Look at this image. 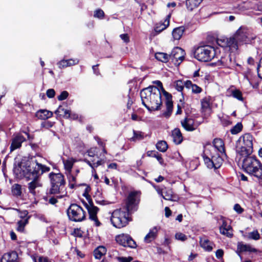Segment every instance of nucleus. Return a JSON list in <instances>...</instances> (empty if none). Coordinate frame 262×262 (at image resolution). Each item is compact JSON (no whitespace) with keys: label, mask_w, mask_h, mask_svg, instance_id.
I'll list each match as a JSON object with an SVG mask.
<instances>
[{"label":"nucleus","mask_w":262,"mask_h":262,"mask_svg":"<svg viewBox=\"0 0 262 262\" xmlns=\"http://www.w3.org/2000/svg\"><path fill=\"white\" fill-rule=\"evenodd\" d=\"M50 168L45 165L39 163L36 160L27 163H20L14 165V173L18 178H26L32 181L28 183L29 192L35 195L36 189L42 186L39 177L44 172L50 171Z\"/></svg>","instance_id":"nucleus-1"},{"label":"nucleus","mask_w":262,"mask_h":262,"mask_svg":"<svg viewBox=\"0 0 262 262\" xmlns=\"http://www.w3.org/2000/svg\"><path fill=\"white\" fill-rule=\"evenodd\" d=\"M139 202V195L137 192H130L126 200L125 207L114 210L111 221L116 228H121L126 226L130 221L129 214L137 210V205Z\"/></svg>","instance_id":"nucleus-2"},{"label":"nucleus","mask_w":262,"mask_h":262,"mask_svg":"<svg viewBox=\"0 0 262 262\" xmlns=\"http://www.w3.org/2000/svg\"><path fill=\"white\" fill-rule=\"evenodd\" d=\"M213 146L211 145H206L203 152V159L205 164L209 168L217 169L221 167L223 160L220 155L225 154V149L223 140L215 138L213 141Z\"/></svg>","instance_id":"nucleus-3"},{"label":"nucleus","mask_w":262,"mask_h":262,"mask_svg":"<svg viewBox=\"0 0 262 262\" xmlns=\"http://www.w3.org/2000/svg\"><path fill=\"white\" fill-rule=\"evenodd\" d=\"M162 93L156 86H149L140 92L142 104L150 112L160 109L162 105Z\"/></svg>","instance_id":"nucleus-4"},{"label":"nucleus","mask_w":262,"mask_h":262,"mask_svg":"<svg viewBox=\"0 0 262 262\" xmlns=\"http://www.w3.org/2000/svg\"><path fill=\"white\" fill-rule=\"evenodd\" d=\"M242 167L244 171L258 179L262 178V164L255 157L243 156Z\"/></svg>","instance_id":"nucleus-5"},{"label":"nucleus","mask_w":262,"mask_h":262,"mask_svg":"<svg viewBox=\"0 0 262 262\" xmlns=\"http://www.w3.org/2000/svg\"><path fill=\"white\" fill-rule=\"evenodd\" d=\"M51 187L49 190L50 194H58L57 198H62L67 195L65 188V181L63 176L60 173L51 172L49 174Z\"/></svg>","instance_id":"nucleus-6"},{"label":"nucleus","mask_w":262,"mask_h":262,"mask_svg":"<svg viewBox=\"0 0 262 262\" xmlns=\"http://www.w3.org/2000/svg\"><path fill=\"white\" fill-rule=\"evenodd\" d=\"M217 53L218 48L205 46L198 47L194 52V56L198 60L206 62L215 58Z\"/></svg>","instance_id":"nucleus-7"},{"label":"nucleus","mask_w":262,"mask_h":262,"mask_svg":"<svg viewBox=\"0 0 262 262\" xmlns=\"http://www.w3.org/2000/svg\"><path fill=\"white\" fill-rule=\"evenodd\" d=\"M240 147L237 146L236 151L242 156L250 155L253 152V137L250 134H246L238 140Z\"/></svg>","instance_id":"nucleus-8"},{"label":"nucleus","mask_w":262,"mask_h":262,"mask_svg":"<svg viewBox=\"0 0 262 262\" xmlns=\"http://www.w3.org/2000/svg\"><path fill=\"white\" fill-rule=\"evenodd\" d=\"M69 219L74 222H81L85 219V212L80 206L71 204L67 210Z\"/></svg>","instance_id":"nucleus-9"},{"label":"nucleus","mask_w":262,"mask_h":262,"mask_svg":"<svg viewBox=\"0 0 262 262\" xmlns=\"http://www.w3.org/2000/svg\"><path fill=\"white\" fill-rule=\"evenodd\" d=\"M215 58L217 59L215 65L220 68H230L232 65V60L228 52L225 51V49L222 50L218 49V53L215 55Z\"/></svg>","instance_id":"nucleus-10"},{"label":"nucleus","mask_w":262,"mask_h":262,"mask_svg":"<svg viewBox=\"0 0 262 262\" xmlns=\"http://www.w3.org/2000/svg\"><path fill=\"white\" fill-rule=\"evenodd\" d=\"M154 83H156L159 86L158 88L160 90L161 93H162L163 96L164 97L166 100L165 103L166 106V111L163 113V116L165 117L166 118H168L171 115L173 109V102L172 101V96L169 93L167 92L164 89L162 86V83L161 81L157 80L154 81Z\"/></svg>","instance_id":"nucleus-11"},{"label":"nucleus","mask_w":262,"mask_h":262,"mask_svg":"<svg viewBox=\"0 0 262 262\" xmlns=\"http://www.w3.org/2000/svg\"><path fill=\"white\" fill-rule=\"evenodd\" d=\"M217 43L222 47V49L229 48L231 51L237 50L239 45L234 35L229 38L217 39Z\"/></svg>","instance_id":"nucleus-12"},{"label":"nucleus","mask_w":262,"mask_h":262,"mask_svg":"<svg viewBox=\"0 0 262 262\" xmlns=\"http://www.w3.org/2000/svg\"><path fill=\"white\" fill-rule=\"evenodd\" d=\"M85 207L88 210L90 220L94 222V225L96 227L100 226L101 224L98 220L97 215L99 211V208L94 206V205L90 201L89 204H85Z\"/></svg>","instance_id":"nucleus-13"},{"label":"nucleus","mask_w":262,"mask_h":262,"mask_svg":"<svg viewBox=\"0 0 262 262\" xmlns=\"http://www.w3.org/2000/svg\"><path fill=\"white\" fill-rule=\"evenodd\" d=\"M201 103V113L204 118H207L212 113L211 98L210 96L202 99Z\"/></svg>","instance_id":"nucleus-14"},{"label":"nucleus","mask_w":262,"mask_h":262,"mask_svg":"<svg viewBox=\"0 0 262 262\" xmlns=\"http://www.w3.org/2000/svg\"><path fill=\"white\" fill-rule=\"evenodd\" d=\"M116 241L117 243L124 247L135 248L137 246L136 242L129 235L124 234L116 236Z\"/></svg>","instance_id":"nucleus-15"},{"label":"nucleus","mask_w":262,"mask_h":262,"mask_svg":"<svg viewBox=\"0 0 262 262\" xmlns=\"http://www.w3.org/2000/svg\"><path fill=\"white\" fill-rule=\"evenodd\" d=\"M185 55V51L182 49L180 47H176L172 50L170 54V58L175 64L179 65L184 60Z\"/></svg>","instance_id":"nucleus-16"},{"label":"nucleus","mask_w":262,"mask_h":262,"mask_svg":"<svg viewBox=\"0 0 262 262\" xmlns=\"http://www.w3.org/2000/svg\"><path fill=\"white\" fill-rule=\"evenodd\" d=\"M234 36L239 44L243 43H247L250 41L247 30L245 28L242 27L239 28L236 32Z\"/></svg>","instance_id":"nucleus-17"},{"label":"nucleus","mask_w":262,"mask_h":262,"mask_svg":"<svg viewBox=\"0 0 262 262\" xmlns=\"http://www.w3.org/2000/svg\"><path fill=\"white\" fill-rule=\"evenodd\" d=\"M222 225L220 227V233L228 237H231L233 235L232 229L230 225H228L224 219L221 218Z\"/></svg>","instance_id":"nucleus-18"},{"label":"nucleus","mask_w":262,"mask_h":262,"mask_svg":"<svg viewBox=\"0 0 262 262\" xmlns=\"http://www.w3.org/2000/svg\"><path fill=\"white\" fill-rule=\"evenodd\" d=\"M171 17L170 14L166 16L163 22L160 21L157 23L155 27V31L157 33H160L162 31L166 29L169 25V19Z\"/></svg>","instance_id":"nucleus-19"},{"label":"nucleus","mask_w":262,"mask_h":262,"mask_svg":"<svg viewBox=\"0 0 262 262\" xmlns=\"http://www.w3.org/2000/svg\"><path fill=\"white\" fill-rule=\"evenodd\" d=\"M77 161V160L73 157H68L66 159H62L66 173H70L72 172L73 165Z\"/></svg>","instance_id":"nucleus-20"},{"label":"nucleus","mask_w":262,"mask_h":262,"mask_svg":"<svg viewBox=\"0 0 262 262\" xmlns=\"http://www.w3.org/2000/svg\"><path fill=\"white\" fill-rule=\"evenodd\" d=\"M181 124L184 128L187 131H193L196 128L194 120L191 118H186L181 121Z\"/></svg>","instance_id":"nucleus-21"},{"label":"nucleus","mask_w":262,"mask_h":262,"mask_svg":"<svg viewBox=\"0 0 262 262\" xmlns=\"http://www.w3.org/2000/svg\"><path fill=\"white\" fill-rule=\"evenodd\" d=\"M79 63V60L77 58L69 59L67 60L63 59L57 63L58 66L60 69L66 68L68 67L73 66Z\"/></svg>","instance_id":"nucleus-22"},{"label":"nucleus","mask_w":262,"mask_h":262,"mask_svg":"<svg viewBox=\"0 0 262 262\" xmlns=\"http://www.w3.org/2000/svg\"><path fill=\"white\" fill-rule=\"evenodd\" d=\"M18 255L16 252L12 251L3 255L1 262H18Z\"/></svg>","instance_id":"nucleus-23"},{"label":"nucleus","mask_w":262,"mask_h":262,"mask_svg":"<svg viewBox=\"0 0 262 262\" xmlns=\"http://www.w3.org/2000/svg\"><path fill=\"white\" fill-rule=\"evenodd\" d=\"M162 197L164 199L171 201H177L178 196L174 194L171 188H165L164 190Z\"/></svg>","instance_id":"nucleus-24"},{"label":"nucleus","mask_w":262,"mask_h":262,"mask_svg":"<svg viewBox=\"0 0 262 262\" xmlns=\"http://www.w3.org/2000/svg\"><path fill=\"white\" fill-rule=\"evenodd\" d=\"M200 244L205 251H211L213 249V243L206 237H200Z\"/></svg>","instance_id":"nucleus-25"},{"label":"nucleus","mask_w":262,"mask_h":262,"mask_svg":"<svg viewBox=\"0 0 262 262\" xmlns=\"http://www.w3.org/2000/svg\"><path fill=\"white\" fill-rule=\"evenodd\" d=\"M159 229L158 227H154L150 229L148 233L144 237V242L149 243L154 241L157 237Z\"/></svg>","instance_id":"nucleus-26"},{"label":"nucleus","mask_w":262,"mask_h":262,"mask_svg":"<svg viewBox=\"0 0 262 262\" xmlns=\"http://www.w3.org/2000/svg\"><path fill=\"white\" fill-rule=\"evenodd\" d=\"M25 140V138L21 135L16 136L12 140L10 149L11 150H14L18 148H19L21 143Z\"/></svg>","instance_id":"nucleus-27"},{"label":"nucleus","mask_w":262,"mask_h":262,"mask_svg":"<svg viewBox=\"0 0 262 262\" xmlns=\"http://www.w3.org/2000/svg\"><path fill=\"white\" fill-rule=\"evenodd\" d=\"M53 116V113L46 110H40L36 113V116L39 119L46 120L51 118Z\"/></svg>","instance_id":"nucleus-28"},{"label":"nucleus","mask_w":262,"mask_h":262,"mask_svg":"<svg viewBox=\"0 0 262 262\" xmlns=\"http://www.w3.org/2000/svg\"><path fill=\"white\" fill-rule=\"evenodd\" d=\"M172 137L174 143L176 144H180L183 141L182 135L180 129L176 128L172 132Z\"/></svg>","instance_id":"nucleus-29"},{"label":"nucleus","mask_w":262,"mask_h":262,"mask_svg":"<svg viewBox=\"0 0 262 262\" xmlns=\"http://www.w3.org/2000/svg\"><path fill=\"white\" fill-rule=\"evenodd\" d=\"M184 84L186 88L191 89L192 92L194 94H200L202 91L201 88L195 84H193L190 80H186Z\"/></svg>","instance_id":"nucleus-30"},{"label":"nucleus","mask_w":262,"mask_h":262,"mask_svg":"<svg viewBox=\"0 0 262 262\" xmlns=\"http://www.w3.org/2000/svg\"><path fill=\"white\" fill-rule=\"evenodd\" d=\"M185 30V28L184 26L174 28L172 32L173 39L175 40H179L182 37Z\"/></svg>","instance_id":"nucleus-31"},{"label":"nucleus","mask_w":262,"mask_h":262,"mask_svg":"<svg viewBox=\"0 0 262 262\" xmlns=\"http://www.w3.org/2000/svg\"><path fill=\"white\" fill-rule=\"evenodd\" d=\"M237 248L241 252H256L257 249L252 247L250 245L238 244Z\"/></svg>","instance_id":"nucleus-32"},{"label":"nucleus","mask_w":262,"mask_h":262,"mask_svg":"<svg viewBox=\"0 0 262 262\" xmlns=\"http://www.w3.org/2000/svg\"><path fill=\"white\" fill-rule=\"evenodd\" d=\"M202 1L203 0H186V5L187 8L189 10L192 11L193 9L198 7Z\"/></svg>","instance_id":"nucleus-33"},{"label":"nucleus","mask_w":262,"mask_h":262,"mask_svg":"<svg viewBox=\"0 0 262 262\" xmlns=\"http://www.w3.org/2000/svg\"><path fill=\"white\" fill-rule=\"evenodd\" d=\"M155 56L157 60L165 63L168 62L170 59V55L163 52H157L155 54Z\"/></svg>","instance_id":"nucleus-34"},{"label":"nucleus","mask_w":262,"mask_h":262,"mask_svg":"<svg viewBox=\"0 0 262 262\" xmlns=\"http://www.w3.org/2000/svg\"><path fill=\"white\" fill-rule=\"evenodd\" d=\"M106 252V248L103 246H99L94 251V255L97 259H100L105 254Z\"/></svg>","instance_id":"nucleus-35"},{"label":"nucleus","mask_w":262,"mask_h":262,"mask_svg":"<svg viewBox=\"0 0 262 262\" xmlns=\"http://www.w3.org/2000/svg\"><path fill=\"white\" fill-rule=\"evenodd\" d=\"M55 113L57 115H63L66 118H69L70 117V111L63 108L62 106H59L55 111Z\"/></svg>","instance_id":"nucleus-36"},{"label":"nucleus","mask_w":262,"mask_h":262,"mask_svg":"<svg viewBox=\"0 0 262 262\" xmlns=\"http://www.w3.org/2000/svg\"><path fill=\"white\" fill-rule=\"evenodd\" d=\"M243 236L248 239L258 240L260 238V235L257 230H254L252 232L243 234Z\"/></svg>","instance_id":"nucleus-37"},{"label":"nucleus","mask_w":262,"mask_h":262,"mask_svg":"<svg viewBox=\"0 0 262 262\" xmlns=\"http://www.w3.org/2000/svg\"><path fill=\"white\" fill-rule=\"evenodd\" d=\"M28 223V218L21 219L17 222L16 230L20 232H23L25 227Z\"/></svg>","instance_id":"nucleus-38"},{"label":"nucleus","mask_w":262,"mask_h":262,"mask_svg":"<svg viewBox=\"0 0 262 262\" xmlns=\"http://www.w3.org/2000/svg\"><path fill=\"white\" fill-rule=\"evenodd\" d=\"M93 196L96 203L98 204L102 205L105 204V201L101 197V193L99 190H97L95 194H94Z\"/></svg>","instance_id":"nucleus-39"},{"label":"nucleus","mask_w":262,"mask_h":262,"mask_svg":"<svg viewBox=\"0 0 262 262\" xmlns=\"http://www.w3.org/2000/svg\"><path fill=\"white\" fill-rule=\"evenodd\" d=\"M156 147L158 150L161 152H165L168 148V145L166 142L160 141L157 143Z\"/></svg>","instance_id":"nucleus-40"},{"label":"nucleus","mask_w":262,"mask_h":262,"mask_svg":"<svg viewBox=\"0 0 262 262\" xmlns=\"http://www.w3.org/2000/svg\"><path fill=\"white\" fill-rule=\"evenodd\" d=\"M12 193L14 195L20 196L21 194V186L18 184H15L12 186Z\"/></svg>","instance_id":"nucleus-41"},{"label":"nucleus","mask_w":262,"mask_h":262,"mask_svg":"<svg viewBox=\"0 0 262 262\" xmlns=\"http://www.w3.org/2000/svg\"><path fill=\"white\" fill-rule=\"evenodd\" d=\"M231 95L234 98L239 101H243L244 98L243 97L242 93L238 90H233L231 91Z\"/></svg>","instance_id":"nucleus-42"},{"label":"nucleus","mask_w":262,"mask_h":262,"mask_svg":"<svg viewBox=\"0 0 262 262\" xmlns=\"http://www.w3.org/2000/svg\"><path fill=\"white\" fill-rule=\"evenodd\" d=\"M143 139V134L140 131L134 130V136L130 139L131 141L141 140Z\"/></svg>","instance_id":"nucleus-43"},{"label":"nucleus","mask_w":262,"mask_h":262,"mask_svg":"<svg viewBox=\"0 0 262 262\" xmlns=\"http://www.w3.org/2000/svg\"><path fill=\"white\" fill-rule=\"evenodd\" d=\"M249 2H242L238 4V6L235 7L238 10L243 11L250 8Z\"/></svg>","instance_id":"nucleus-44"},{"label":"nucleus","mask_w":262,"mask_h":262,"mask_svg":"<svg viewBox=\"0 0 262 262\" xmlns=\"http://www.w3.org/2000/svg\"><path fill=\"white\" fill-rule=\"evenodd\" d=\"M68 178L69 179V182L70 183L71 187L73 188L76 185V176L74 175L73 173L71 172L70 173H66Z\"/></svg>","instance_id":"nucleus-45"},{"label":"nucleus","mask_w":262,"mask_h":262,"mask_svg":"<svg viewBox=\"0 0 262 262\" xmlns=\"http://www.w3.org/2000/svg\"><path fill=\"white\" fill-rule=\"evenodd\" d=\"M243 128V125L241 123H237L230 130L232 134L235 135L239 133Z\"/></svg>","instance_id":"nucleus-46"},{"label":"nucleus","mask_w":262,"mask_h":262,"mask_svg":"<svg viewBox=\"0 0 262 262\" xmlns=\"http://www.w3.org/2000/svg\"><path fill=\"white\" fill-rule=\"evenodd\" d=\"M87 154L89 157L94 158L96 157L98 158L97 156L98 149L96 147H92L87 151Z\"/></svg>","instance_id":"nucleus-47"},{"label":"nucleus","mask_w":262,"mask_h":262,"mask_svg":"<svg viewBox=\"0 0 262 262\" xmlns=\"http://www.w3.org/2000/svg\"><path fill=\"white\" fill-rule=\"evenodd\" d=\"M184 83L185 82H183L182 80H177L174 82V86L177 91L182 92L185 86Z\"/></svg>","instance_id":"nucleus-48"},{"label":"nucleus","mask_w":262,"mask_h":262,"mask_svg":"<svg viewBox=\"0 0 262 262\" xmlns=\"http://www.w3.org/2000/svg\"><path fill=\"white\" fill-rule=\"evenodd\" d=\"M104 13L101 9H97L95 11L94 16L99 19H102L104 17Z\"/></svg>","instance_id":"nucleus-49"},{"label":"nucleus","mask_w":262,"mask_h":262,"mask_svg":"<svg viewBox=\"0 0 262 262\" xmlns=\"http://www.w3.org/2000/svg\"><path fill=\"white\" fill-rule=\"evenodd\" d=\"M85 187L82 194L83 196H84L88 200H89L90 199V195H89V192L91 190V188L89 186L86 185H84Z\"/></svg>","instance_id":"nucleus-50"},{"label":"nucleus","mask_w":262,"mask_h":262,"mask_svg":"<svg viewBox=\"0 0 262 262\" xmlns=\"http://www.w3.org/2000/svg\"><path fill=\"white\" fill-rule=\"evenodd\" d=\"M34 262H50L48 258L43 256H36L33 258Z\"/></svg>","instance_id":"nucleus-51"},{"label":"nucleus","mask_w":262,"mask_h":262,"mask_svg":"<svg viewBox=\"0 0 262 262\" xmlns=\"http://www.w3.org/2000/svg\"><path fill=\"white\" fill-rule=\"evenodd\" d=\"M175 237L177 239L181 241H185L187 238V236L184 234L180 232L176 234Z\"/></svg>","instance_id":"nucleus-52"},{"label":"nucleus","mask_w":262,"mask_h":262,"mask_svg":"<svg viewBox=\"0 0 262 262\" xmlns=\"http://www.w3.org/2000/svg\"><path fill=\"white\" fill-rule=\"evenodd\" d=\"M69 95V93L67 91H63L61 93L60 95L58 96V99L60 101L66 99Z\"/></svg>","instance_id":"nucleus-53"},{"label":"nucleus","mask_w":262,"mask_h":262,"mask_svg":"<svg viewBox=\"0 0 262 262\" xmlns=\"http://www.w3.org/2000/svg\"><path fill=\"white\" fill-rule=\"evenodd\" d=\"M120 38L125 43H128L129 41V37L127 34H122L120 35Z\"/></svg>","instance_id":"nucleus-54"},{"label":"nucleus","mask_w":262,"mask_h":262,"mask_svg":"<svg viewBox=\"0 0 262 262\" xmlns=\"http://www.w3.org/2000/svg\"><path fill=\"white\" fill-rule=\"evenodd\" d=\"M104 164V161L102 159H100L97 160V162H94V164L93 165V166L94 167V168L98 167L100 165H102Z\"/></svg>","instance_id":"nucleus-55"},{"label":"nucleus","mask_w":262,"mask_h":262,"mask_svg":"<svg viewBox=\"0 0 262 262\" xmlns=\"http://www.w3.org/2000/svg\"><path fill=\"white\" fill-rule=\"evenodd\" d=\"M46 94L49 98H51L54 97L55 92L53 89H51L47 90Z\"/></svg>","instance_id":"nucleus-56"},{"label":"nucleus","mask_w":262,"mask_h":262,"mask_svg":"<svg viewBox=\"0 0 262 262\" xmlns=\"http://www.w3.org/2000/svg\"><path fill=\"white\" fill-rule=\"evenodd\" d=\"M28 211L27 210H24L20 212V213L19 214V217L21 219H25L26 218H28V220H29L30 218V216L28 215Z\"/></svg>","instance_id":"nucleus-57"},{"label":"nucleus","mask_w":262,"mask_h":262,"mask_svg":"<svg viewBox=\"0 0 262 262\" xmlns=\"http://www.w3.org/2000/svg\"><path fill=\"white\" fill-rule=\"evenodd\" d=\"M94 161H95V159H92L91 160H89L87 159L84 160V162L88 164L93 169V170H94V167L93 166Z\"/></svg>","instance_id":"nucleus-58"},{"label":"nucleus","mask_w":262,"mask_h":262,"mask_svg":"<svg viewBox=\"0 0 262 262\" xmlns=\"http://www.w3.org/2000/svg\"><path fill=\"white\" fill-rule=\"evenodd\" d=\"M234 209L235 211H236L237 213H241L243 212V210L241 207V206L239 204H235L234 206Z\"/></svg>","instance_id":"nucleus-59"},{"label":"nucleus","mask_w":262,"mask_h":262,"mask_svg":"<svg viewBox=\"0 0 262 262\" xmlns=\"http://www.w3.org/2000/svg\"><path fill=\"white\" fill-rule=\"evenodd\" d=\"M223 254H224L223 250L222 249H219L216 251L215 255H216V256L217 258H220L222 257Z\"/></svg>","instance_id":"nucleus-60"},{"label":"nucleus","mask_w":262,"mask_h":262,"mask_svg":"<svg viewBox=\"0 0 262 262\" xmlns=\"http://www.w3.org/2000/svg\"><path fill=\"white\" fill-rule=\"evenodd\" d=\"M133 259L131 257H121L119 258L120 262H130Z\"/></svg>","instance_id":"nucleus-61"},{"label":"nucleus","mask_w":262,"mask_h":262,"mask_svg":"<svg viewBox=\"0 0 262 262\" xmlns=\"http://www.w3.org/2000/svg\"><path fill=\"white\" fill-rule=\"evenodd\" d=\"M165 216L168 217L171 214V211L168 207L165 208Z\"/></svg>","instance_id":"nucleus-62"},{"label":"nucleus","mask_w":262,"mask_h":262,"mask_svg":"<svg viewBox=\"0 0 262 262\" xmlns=\"http://www.w3.org/2000/svg\"><path fill=\"white\" fill-rule=\"evenodd\" d=\"M78 118V115L74 113H71L70 112V117L69 119H71L73 120L77 119Z\"/></svg>","instance_id":"nucleus-63"},{"label":"nucleus","mask_w":262,"mask_h":262,"mask_svg":"<svg viewBox=\"0 0 262 262\" xmlns=\"http://www.w3.org/2000/svg\"><path fill=\"white\" fill-rule=\"evenodd\" d=\"M156 159H157V160L158 161V162L161 165H164V160L161 156L159 155V156H156Z\"/></svg>","instance_id":"nucleus-64"}]
</instances>
